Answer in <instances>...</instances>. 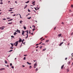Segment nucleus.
<instances>
[{
    "instance_id": "obj_1",
    "label": "nucleus",
    "mask_w": 73,
    "mask_h": 73,
    "mask_svg": "<svg viewBox=\"0 0 73 73\" xmlns=\"http://www.w3.org/2000/svg\"><path fill=\"white\" fill-rule=\"evenodd\" d=\"M25 32H27V34H26V35H27V37L25 38H27L28 37V33L29 32V31L28 30H27L25 31Z\"/></svg>"
},
{
    "instance_id": "obj_2",
    "label": "nucleus",
    "mask_w": 73,
    "mask_h": 73,
    "mask_svg": "<svg viewBox=\"0 0 73 73\" xmlns=\"http://www.w3.org/2000/svg\"><path fill=\"white\" fill-rule=\"evenodd\" d=\"M22 35H23L24 36H25V35H24V33H25V32L24 31H22Z\"/></svg>"
},
{
    "instance_id": "obj_3",
    "label": "nucleus",
    "mask_w": 73,
    "mask_h": 73,
    "mask_svg": "<svg viewBox=\"0 0 73 73\" xmlns=\"http://www.w3.org/2000/svg\"><path fill=\"white\" fill-rule=\"evenodd\" d=\"M19 43V41H17L15 42V44H16L15 45V46H17V44H18V43Z\"/></svg>"
},
{
    "instance_id": "obj_4",
    "label": "nucleus",
    "mask_w": 73,
    "mask_h": 73,
    "mask_svg": "<svg viewBox=\"0 0 73 73\" xmlns=\"http://www.w3.org/2000/svg\"><path fill=\"white\" fill-rule=\"evenodd\" d=\"M17 32H18L19 33H21V32H20V30H18V29L17 30Z\"/></svg>"
},
{
    "instance_id": "obj_5",
    "label": "nucleus",
    "mask_w": 73,
    "mask_h": 73,
    "mask_svg": "<svg viewBox=\"0 0 73 73\" xmlns=\"http://www.w3.org/2000/svg\"><path fill=\"white\" fill-rule=\"evenodd\" d=\"M63 43H64V42H62L59 44V46H61V45H62V44H63Z\"/></svg>"
},
{
    "instance_id": "obj_6",
    "label": "nucleus",
    "mask_w": 73,
    "mask_h": 73,
    "mask_svg": "<svg viewBox=\"0 0 73 73\" xmlns=\"http://www.w3.org/2000/svg\"><path fill=\"white\" fill-rule=\"evenodd\" d=\"M5 69L4 68H1V69H0V70H5Z\"/></svg>"
},
{
    "instance_id": "obj_7",
    "label": "nucleus",
    "mask_w": 73,
    "mask_h": 73,
    "mask_svg": "<svg viewBox=\"0 0 73 73\" xmlns=\"http://www.w3.org/2000/svg\"><path fill=\"white\" fill-rule=\"evenodd\" d=\"M22 41V40L21 39H20L19 40V42H21Z\"/></svg>"
},
{
    "instance_id": "obj_8",
    "label": "nucleus",
    "mask_w": 73,
    "mask_h": 73,
    "mask_svg": "<svg viewBox=\"0 0 73 73\" xmlns=\"http://www.w3.org/2000/svg\"><path fill=\"white\" fill-rule=\"evenodd\" d=\"M64 65H63L61 67V68L62 69H63V68H64Z\"/></svg>"
},
{
    "instance_id": "obj_9",
    "label": "nucleus",
    "mask_w": 73,
    "mask_h": 73,
    "mask_svg": "<svg viewBox=\"0 0 73 73\" xmlns=\"http://www.w3.org/2000/svg\"><path fill=\"white\" fill-rule=\"evenodd\" d=\"M61 35H62V34H60L58 35V36H59V37H61Z\"/></svg>"
},
{
    "instance_id": "obj_10",
    "label": "nucleus",
    "mask_w": 73,
    "mask_h": 73,
    "mask_svg": "<svg viewBox=\"0 0 73 73\" xmlns=\"http://www.w3.org/2000/svg\"><path fill=\"white\" fill-rule=\"evenodd\" d=\"M28 6V5H26L25 6V7H24V9H25Z\"/></svg>"
},
{
    "instance_id": "obj_11",
    "label": "nucleus",
    "mask_w": 73,
    "mask_h": 73,
    "mask_svg": "<svg viewBox=\"0 0 73 73\" xmlns=\"http://www.w3.org/2000/svg\"><path fill=\"white\" fill-rule=\"evenodd\" d=\"M27 64H29V65H31L32 64L31 63H29V62H27Z\"/></svg>"
},
{
    "instance_id": "obj_12",
    "label": "nucleus",
    "mask_w": 73,
    "mask_h": 73,
    "mask_svg": "<svg viewBox=\"0 0 73 73\" xmlns=\"http://www.w3.org/2000/svg\"><path fill=\"white\" fill-rule=\"evenodd\" d=\"M16 32H15L14 33V34L15 35H15H16V34H17V33H16V31H15Z\"/></svg>"
},
{
    "instance_id": "obj_13",
    "label": "nucleus",
    "mask_w": 73,
    "mask_h": 73,
    "mask_svg": "<svg viewBox=\"0 0 73 73\" xmlns=\"http://www.w3.org/2000/svg\"><path fill=\"white\" fill-rule=\"evenodd\" d=\"M24 39H23L22 41V44H21V45H22V44H23V42L24 41Z\"/></svg>"
},
{
    "instance_id": "obj_14",
    "label": "nucleus",
    "mask_w": 73,
    "mask_h": 73,
    "mask_svg": "<svg viewBox=\"0 0 73 73\" xmlns=\"http://www.w3.org/2000/svg\"><path fill=\"white\" fill-rule=\"evenodd\" d=\"M29 2V1H27V2H26L25 3H26V4H27V3H28Z\"/></svg>"
},
{
    "instance_id": "obj_15",
    "label": "nucleus",
    "mask_w": 73,
    "mask_h": 73,
    "mask_svg": "<svg viewBox=\"0 0 73 73\" xmlns=\"http://www.w3.org/2000/svg\"><path fill=\"white\" fill-rule=\"evenodd\" d=\"M12 11H13V10H12V9H11V10H9L8 11H9V12H12Z\"/></svg>"
},
{
    "instance_id": "obj_16",
    "label": "nucleus",
    "mask_w": 73,
    "mask_h": 73,
    "mask_svg": "<svg viewBox=\"0 0 73 73\" xmlns=\"http://www.w3.org/2000/svg\"><path fill=\"white\" fill-rule=\"evenodd\" d=\"M5 64H7V63H8V62L6 60H5Z\"/></svg>"
},
{
    "instance_id": "obj_17",
    "label": "nucleus",
    "mask_w": 73,
    "mask_h": 73,
    "mask_svg": "<svg viewBox=\"0 0 73 73\" xmlns=\"http://www.w3.org/2000/svg\"><path fill=\"white\" fill-rule=\"evenodd\" d=\"M12 20H13V19H10L9 20H8V21H12Z\"/></svg>"
},
{
    "instance_id": "obj_18",
    "label": "nucleus",
    "mask_w": 73,
    "mask_h": 73,
    "mask_svg": "<svg viewBox=\"0 0 73 73\" xmlns=\"http://www.w3.org/2000/svg\"><path fill=\"white\" fill-rule=\"evenodd\" d=\"M12 24V23L11 22V23H8V24H9H9Z\"/></svg>"
},
{
    "instance_id": "obj_19",
    "label": "nucleus",
    "mask_w": 73,
    "mask_h": 73,
    "mask_svg": "<svg viewBox=\"0 0 73 73\" xmlns=\"http://www.w3.org/2000/svg\"><path fill=\"white\" fill-rule=\"evenodd\" d=\"M38 70V68H36L35 69V71H37Z\"/></svg>"
},
{
    "instance_id": "obj_20",
    "label": "nucleus",
    "mask_w": 73,
    "mask_h": 73,
    "mask_svg": "<svg viewBox=\"0 0 73 73\" xmlns=\"http://www.w3.org/2000/svg\"><path fill=\"white\" fill-rule=\"evenodd\" d=\"M34 66H37V63H36V64H34Z\"/></svg>"
},
{
    "instance_id": "obj_21",
    "label": "nucleus",
    "mask_w": 73,
    "mask_h": 73,
    "mask_svg": "<svg viewBox=\"0 0 73 73\" xmlns=\"http://www.w3.org/2000/svg\"><path fill=\"white\" fill-rule=\"evenodd\" d=\"M10 44H11V45L12 46H13V44L12 43H10Z\"/></svg>"
},
{
    "instance_id": "obj_22",
    "label": "nucleus",
    "mask_w": 73,
    "mask_h": 73,
    "mask_svg": "<svg viewBox=\"0 0 73 73\" xmlns=\"http://www.w3.org/2000/svg\"><path fill=\"white\" fill-rule=\"evenodd\" d=\"M23 28H24V29H26V27L24 26V27Z\"/></svg>"
},
{
    "instance_id": "obj_23",
    "label": "nucleus",
    "mask_w": 73,
    "mask_h": 73,
    "mask_svg": "<svg viewBox=\"0 0 73 73\" xmlns=\"http://www.w3.org/2000/svg\"><path fill=\"white\" fill-rule=\"evenodd\" d=\"M22 22H23V21H20V24H22Z\"/></svg>"
},
{
    "instance_id": "obj_24",
    "label": "nucleus",
    "mask_w": 73,
    "mask_h": 73,
    "mask_svg": "<svg viewBox=\"0 0 73 73\" xmlns=\"http://www.w3.org/2000/svg\"><path fill=\"white\" fill-rule=\"evenodd\" d=\"M31 17H29V18H27V19H31Z\"/></svg>"
},
{
    "instance_id": "obj_25",
    "label": "nucleus",
    "mask_w": 73,
    "mask_h": 73,
    "mask_svg": "<svg viewBox=\"0 0 73 73\" xmlns=\"http://www.w3.org/2000/svg\"><path fill=\"white\" fill-rule=\"evenodd\" d=\"M23 59L24 60H26V57H24V58H23Z\"/></svg>"
},
{
    "instance_id": "obj_26",
    "label": "nucleus",
    "mask_w": 73,
    "mask_h": 73,
    "mask_svg": "<svg viewBox=\"0 0 73 73\" xmlns=\"http://www.w3.org/2000/svg\"><path fill=\"white\" fill-rule=\"evenodd\" d=\"M12 51H13V50H11L10 51H9V52H12Z\"/></svg>"
},
{
    "instance_id": "obj_27",
    "label": "nucleus",
    "mask_w": 73,
    "mask_h": 73,
    "mask_svg": "<svg viewBox=\"0 0 73 73\" xmlns=\"http://www.w3.org/2000/svg\"><path fill=\"white\" fill-rule=\"evenodd\" d=\"M49 40H47L46 41V42H49Z\"/></svg>"
},
{
    "instance_id": "obj_28",
    "label": "nucleus",
    "mask_w": 73,
    "mask_h": 73,
    "mask_svg": "<svg viewBox=\"0 0 73 73\" xmlns=\"http://www.w3.org/2000/svg\"><path fill=\"white\" fill-rule=\"evenodd\" d=\"M19 15H20V18H21H21H22V17H21V15H20V14H19Z\"/></svg>"
},
{
    "instance_id": "obj_29",
    "label": "nucleus",
    "mask_w": 73,
    "mask_h": 73,
    "mask_svg": "<svg viewBox=\"0 0 73 73\" xmlns=\"http://www.w3.org/2000/svg\"><path fill=\"white\" fill-rule=\"evenodd\" d=\"M11 37H12V38H14V37L13 36H11Z\"/></svg>"
},
{
    "instance_id": "obj_30",
    "label": "nucleus",
    "mask_w": 73,
    "mask_h": 73,
    "mask_svg": "<svg viewBox=\"0 0 73 73\" xmlns=\"http://www.w3.org/2000/svg\"><path fill=\"white\" fill-rule=\"evenodd\" d=\"M71 7L72 8H73V5H71Z\"/></svg>"
},
{
    "instance_id": "obj_31",
    "label": "nucleus",
    "mask_w": 73,
    "mask_h": 73,
    "mask_svg": "<svg viewBox=\"0 0 73 73\" xmlns=\"http://www.w3.org/2000/svg\"><path fill=\"white\" fill-rule=\"evenodd\" d=\"M45 50H46V49H43L42 50V51H45Z\"/></svg>"
},
{
    "instance_id": "obj_32",
    "label": "nucleus",
    "mask_w": 73,
    "mask_h": 73,
    "mask_svg": "<svg viewBox=\"0 0 73 73\" xmlns=\"http://www.w3.org/2000/svg\"><path fill=\"white\" fill-rule=\"evenodd\" d=\"M29 68L30 69H31V68H32V66H30L29 67Z\"/></svg>"
},
{
    "instance_id": "obj_33",
    "label": "nucleus",
    "mask_w": 73,
    "mask_h": 73,
    "mask_svg": "<svg viewBox=\"0 0 73 73\" xmlns=\"http://www.w3.org/2000/svg\"><path fill=\"white\" fill-rule=\"evenodd\" d=\"M11 68H12V69H14V67L13 66H11Z\"/></svg>"
},
{
    "instance_id": "obj_34",
    "label": "nucleus",
    "mask_w": 73,
    "mask_h": 73,
    "mask_svg": "<svg viewBox=\"0 0 73 73\" xmlns=\"http://www.w3.org/2000/svg\"><path fill=\"white\" fill-rule=\"evenodd\" d=\"M34 8L35 9V10H36V11H37V9H36V7H34Z\"/></svg>"
},
{
    "instance_id": "obj_35",
    "label": "nucleus",
    "mask_w": 73,
    "mask_h": 73,
    "mask_svg": "<svg viewBox=\"0 0 73 73\" xmlns=\"http://www.w3.org/2000/svg\"><path fill=\"white\" fill-rule=\"evenodd\" d=\"M3 20H6V19H5V18L3 19Z\"/></svg>"
},
{
    "instance_id": "obj_36",
    "label": "nucleus",
    "mask_w": 73,
    "mask_h": 73,
    "mask_svg": "<svg viewBox=\"0 0 73 73\" xmlns=\"http://www.w3.org/2000/svg\"><path fill=\"white\" fill-rule=\"evenodd\" d=\"M43 38V37H42V38H40V40H42V39Z\"/></svg>"
},
{
    "instance_id": "obj_37",
    "label": "nucleus",
    "mask_w": 73,
    "mask_h": 73,
    "mask_svg": "<svg viewBox=\"0 0 73 73\" xmlns=\"http://www.w3.org/2000/svg\"><path fill=\"white\" fill-rule=\"evenodd\" d=\"M42 46H41L40 47V49H41V48H42Z\"/></svg>"
},
{
    "instance_id": "obj_38",
    "label": "nucleus",
    "mask_w": 73,
    "mask_h": 73,
    "mask_svg": "<svg viewBox=\"0 0 73 73\" xmlns=\"http://www.w3.org/2000/svg\"><path fill=\"white\" fill-rule=\"evenodd\" d=\"M0 4H3V2H1L0 3Z\"/></svg>"
},
{
    "instance_id": "obj_39",
    "label": "nucleus",
    "mask_w": 73,
    "mask_h": 73,
    "mask_svg": "<svg viewBox=\"0 0 73 73\" xmlns=\"http://www.w3.org/2000/svg\"><path fill=\"white\" fill-rule=\"evenodd\" d=\"M10 66H12V64L11 63H10Z\"/></svg>"
},
{
    "instance_id": "obj_40",
    "label": "nucleus",
    "mask_w": 73,
    "mask_h": 73,
    "mask_svg": "<svg viewBox=\"0 0 73 73\" xmlns=\"http://www.w3.org/2000/svg\"><path fill=\"white\" fill-rule=\"evenodd\" d=\"M10 49H13V47H11L10 48Z\"/></svg>"
},
{
    "instance_id": "obj_41",
    "label": "nucleus",
    "mask_w": 73,
    "mask_h": 73,
    "mask_svg": "<svg viewBox=\"0 0 73 73\" xmlns=\"http://www.w3.org/2000/svg\"><path fill=\"white\" fill-rule=\"evenodd\" d=\"M11 19V18H7V19Z\"/></svg>"
},
{
    "instance_id": "obj_42",
    "label": "nucleus",
    "mask_w": 73,
    "mask_h": 73,
    "mask_svg": "<svg viewBox=\"0 0 73 73\" xmlns=\"http://www.w3.org/2000/svg\"><path fill=\"white\" fill-rule=\"evenodd\" d=\"M35 3V1H34V2L32 3V4H34Z\"/></svg>"
},
{
    "instance_id": "obj_43",
    "label": "nucleus",
    "mask_w": 73,
    "mask_h": 73,
    "mask_svg": "<svg viewBox=\"0 0 73 73\" xmlns=\"http://www.w3.org/2000/svg\"><path fill=\"white\" fill-rule=\"evenodd\" d=\"M29 34H31V30H29Z\"/></svg>"
},
{
    "instance_id": "obj_44",
    "label": "nucleus",
    "mask_w": 73,
    "mask_h": 73,
    "mask_svg": "<svg viewBox=\"0 0 73 73\" xmlns=\"http://www.w3.org/2000/svg\"><path fill=\"white\" fill-rule=\"evenodd\" d=\"M28 11L29 12H31V11H30V10L28 9Z\"/></svg>"
},
{
    "instance_id": "obj_45",
    "label": "nucleus",
    "mask_w": 73,
    "mask_h": 73,
    "mask_svg": "<svg viewBox=\"0 0 73 73\" xmlns=\"http://www.w3.org/2000/svg\"><path fill=\"white\" fill-rule=\"evenodd\" d=\"M67 59H68V58H65V60H67Z\"/></svg>"
},
{
    "instance_id": "obj_46",
    "label": "nucleus",
    "mask_w": 73,
    "mask_h": 73,
    "mask_svg": "<svg viewBox=\"0 0 73 73\" xmlns=\"http://www.w3.org/2000/svg\"><path fill=\"white\" fill-rule=\"evenodd\" d=\"M45 40V38H44L42 40H41V41H42L43 40Z\"/></svg>"
},
{
    "instance_id": "obj_47",
    "label": "nucleus",
    "mask_w": 73,
    "mask_h": 73,
    "mask_svg": "<svg viewBox=\"0 0 73 73\" xmlns=\"http://www.w3.org/2000/svg\"><path fill=\"white\" fill-rule=\"evenodd\" d=\"M32 27H36V26H34V25H33V26H32Z\"/></svg>"
},
{
    "instance_id": "obj_48",
    "label": "nucleus",
    "mask_w": 73,
    "mask_h": 73,
    "mask_svg": "<svg viewBox=\"0 0 73 73\" xmlns=\"http://www.w3.org/2000/svg\"><path fill=\"white\" fill-rule=\"evenodd\" d=\"M56 27H55L54 28V30H55V29H56Z\"/></svg>"
},
{
    "instance_id": "obj_49",
    "label": "nucleus",
    "mask_w": 73,
    "mask_h": 73,
    "mask_svg": "<svg viewBox=\"0 0 73 73\" xmlns=\"http://www.w3.org/2000/svg\"><path fill=\"white\" fill-rule=\"evenodd\" d=\"M2 28H1V30H3V29H4V28H2Z\"/></svg>"
},
{
    "instance_id": "obj_50",
    "label": "nucleus",
    "mask_w": 73,
    "mask_h": 73,
    "mask_svg": "<svg viewBox=\"0 0 73 73\" xmlns=\"http://www.w3.org/2000/svg\"><path fill=\"white\" fill-rule=\"evenodd\" d=\"M69 71V69H67V72H68Z\"/></svg>"
},
{
    "instance_id": "obj_51",
    "label": "nucleus",
    "mask_w": 73,
    "mask_h": 73,
    "mask_svg": "<svg viewBox=\"0 0 73 73\" xmlns=\"http://www.w3.org/2000/svg\"><path fill=\"white\" fill-rule=\"evenodd\" d=\"M24 56H27V55H24Z\"/></svg>"
},
{
    "instance_id": "obj_52",
    "label": "nucleus",
    "mask_w": 73,
    "mask_h": 73,
    "mask_svg": "<svg viewBox=\"0 0 73 73\" xmlns=\"http://www.w3.org/2000/svg\"><path fill=\"white\" fill-rule=\"evenodd\" d=\"M10 9H13V8H10Z\"/></svg>"
},
{
    "instance_id": "obj_53",
    "label": "nucleus",
    "mask_w": 73,
    "mask_h": 73,
    "mask_svg": "<svg viewBox=\"0 0 73 73\" xmlns=\"http://www.w3.org/2000/svg\"><path fill=\"white\" fill-rule=\"evenodd\" d=\"M13 16H16V15H13Z\"/></svg>"
},
{
    "instance_id": "obj_54",
    "label": "nucleus",
    "mask_w": 73,
    "mask_h": 73,
    "mask_svg": "<svg viewBox=\"0 0 73 73\" xmlns=\"http://www.w3.org/2000/svg\"><path fill=\"white\" fill-rule=\"evenodd\" d=\"M36 46H37V45H38V44H36Z\"/></svg>"
},
{
    "instance_id": "obj_55",
    "label": "nucleus",
    "mask_w": 73,
    "mask_h": 73,
    "mask_svg": "<svg viewBox=\"0 0 73 73\" xmlns=\"http://www.w3.org/2000/svg\"><path fill=\"white\" fill-rule=\"evenodd\" d=\"M23 67H25V66L24 65H22Z\"/></svg>"
},
{
    "instance_id": "obj_56",
    "label": "nucleus",
    "mask_w": 73,
    "mask_h": 73,
    "mask_svg": "<svg viewBox=\"0 0 73 73\" xmlns=\"http://www.w3.org/2000/svg\"><path fill=\"white\" fill-rule=\"evenodd\" d=\"M35 30V29H33V31H34Z\"/></svg>"
},
{
    "instance_id": "obj_57",
    "label": "nucleus",
    "mask_w": 73,
    "mask_h": 73,
    "mask_svg": "<svg viewBox=\"0 0 73 73\" xmlns=\"http://www.w3.org/2000/svg\"><path fill=\"white\" fill-rule=\"evenodd\" d=\"M36 66H34V68H36Z\"/></svg>"
},
{
    "instance_id": "obj_58",
    "label": "nucleus",
    "mask_w": 73,
    "mask_h": 73,
    "mask_svg": "<svg viewBox=\"0 0 73 73\" xmlns=\"http://www.w3.org/2000/svg\"><path fill=\"white\" fill-rule=\"evenodd\" d=\"M62 24H64V22H62Z\"/></svg>"
},
{
    "instance_id": "obj_59",
    "label": "nucleus",
    "mask_w": 73,
    "mask_h": 73,
    "mask_svg": "<svg viewBox=\"0 0 73 73\" xmlns=\"http://www.w3.org/2000/svg\"><path fill=\"white\" fill-rule=\"evenodd\" d=\"M42 43V42H40V43H39V44H41Z\"/></svg>"
},
{
    "instance_id": "obj_60",
    "label": "nucleus",
    "mask_w": 73,
    "mask_h": 73,
    "mask_svg": "<svg viewBox=\"0 0 73 73\" xmlns=\"http://www.w3.org/2000/svg\"><path fill=\"white\" fill-rule=\"evenodd\" d=\"M13 13V12H11L10 13Z\"/></svg>"
},
{
    "instance_id": "obj_61",
    "label": "nucleus",
    "mask_w": 73,
    "mask_h": 73,
    "mask_svg": "<svg viewBox=\"0 0 73 73\" xmlns=\"http://www.w3.org/2000/svg\"><path fill=\"white\" fill-rule=\"evenodd\" d=\"M35 22H36V23H37V21H35Z\"/></svg>"
},
{
    "instance_id": "obj_62",
    "label": "nucleus",
    "mask_w": 73,
    "mask_h": 73,
    "mask_svg": "<svg viewBox=\"0 0 73 73\" xmlns=\"http://www.w3.org/2000/svg\"><path fill=\"white\" fill-rule=\"evenodd\" d=\"M38 46H37L36 47V48H38Z\"/></svg>"
},
{
    "instance_id": "obj_63",
    "label": "nucleus",
    "mask_w": 73,
    "mask_h": 73,
    "mask_svg": "<svg viewBox=\"0 0 73 73\" xmlns=\"http://www.w3.org/2000/svg\"><path fill=\"white\" fill-rule=\"evenodd\" d=\"M2 28H5V27H2Z\"/></svg>"
},
{
    "instance_id": "obj_64",
    "label": "nucleus",
    "mask_w": 73,
    "mask_h": 73,
    "mask_svg": "<svg viewBox=\"0 0 73 73\" xmlns=\"http://www.w3.org/2000/svg\"><path fill=\"white\" fill-rule=\"evenodd\" d=\"M1 2H2V1H2V0H1Z\"/></svg>"
}]
</instances>
